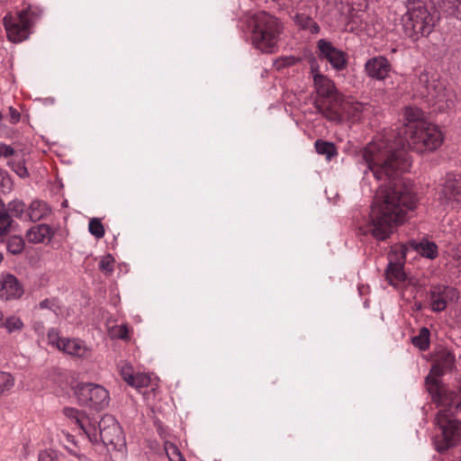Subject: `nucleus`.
Segmentation results:
<instances>
[{"label":"nucleus","instance_id":"f257e3e1","mask_svg":"<svg viewBox=\"0 0 461 461\" xmlns=\"http://www.w3.org/2000/svg\"><path fill=\"white\" fill-rule=\"evenodd\" d=\"M443 134L439 128L428 122L406 136L381 138L369 142L357 155V164L365 176L371 173L377 181H388L376 192L366 233L377 240L388 239L394 229L403 224L417 206V195L411 183L399 176L411 167L407 149L418 153L434 151L441 146Z\"/></svg>","mask_w":461,"mask_h":461},{"label":"nucleus","instance_id":"c85d7f7f","mask_svg":"<svg viewBox=\"0 0 461 461\" xmlns=\"http://www.w3.org/2000/svg\"><path fill=\"white\" fill-rule=\"evenodd\" d=\"M8 166L21 178H25L29 176V172L27 170V167H25V162L23 159L14 158L8 162Z\"/></svg>","mask_w":461,"mask_h":461},{"label":"nucleus","instance_id":"cd10ccee","mask_svg":"<svg viewBox=\"0 0 461 461\" xmlns=\"http://www.w3.org/2000/svg\"><path fill=\"white\" fill-rule=\"evenodd\" d=\"M455 361L454 354L447 349L440 350L437 355L436 362L449 371L454 367Z\"/></svg>","mask_w":461,"mask_h":461},{"label":"nucleus","instance_id":"0eeeda50","mask_svg":"<svg viewBox=\"0 0 461 461\" xmlns=\"http://www.w3.org/2000/svg\"><path fill=\"white\" fill-rule=\"evenodd\" d=\"M75 395L80 405L103 410L110 402L108 391L96 384H79L74 389Z\"/></svg>","mask_w":461,"mask_h":461},{"label":"nucleus","instance_id":"ddd939ff","mask_svg":"<svg viewBox=\"0 0 461 461\" xmlns=\"http://www.w3.org/2000/svg\"><path fill=\"white\" fill-rule=\"evenodd\" d=\"M48 339L51 344L68 355L84 357L88 353V348L83 341L76 339L60 338L55 330L48 332Z\"/></svg>","mask_w":461,"mask_h":461},{"label":"nucleus","instance_id":"473e14b6","mask_svg":"<svg viewBox=\"0 0 461 461\" xmlns=\"http://www.w3.org/2000/svg\"><path fill=\"white\" fill-rule=\"evenodd\" d=\"M14 384V379L11 374L4 371H0V394L7 392L13 388Z\"/></svg>","mask_w":461,"mask_h":461},{"label":"nucleus","instance_id":"72a5a7b5","mask_svg":"<svg viewBox=\"0 0 461 461\" xmlns=\"http://www.w3.org/2000/svg\"><path fill=\"white\" fill-rule=\"evenodd\" d=\"M4 325H5V329L7 330V331L9 333H12L15 330H20L23 328V323L20 318L15 317V316H11L5 320Z\"/></svg>","mask_w":461,"mask_h":461},{"label":"nucleus","instance_id":"7ed1b4c3","mask_svg":"<svg viewBox=\"0 0 461 461\" xmlns=\"http://www.w3.org/2000/svg\"><path fill=\"white\" fill-rule=\"evenodd\" d=\"M407 12L402 17L404 34L417 40L429 35L436 23V17L430 13L425 0H410Z\"/></svg>","mask_w":461,"mask_h":461},{"label":"nucleus","instance_id":"f03ea898","mask_svg":"<svg viewBox=\"0 0 461 461\" xmlns=\"http://www.w3.org/2000/svg\"><path fill=\"white\" fill-rule=\"evenodd\" d=\"M453 404H437L439 407L435 417V424L439 432L433 438L435 449L444 453L461 441V421L455 417Z\"/></svg>","mask_w":461,"mask_h":461},{"label":"nucleus","instance_id":"4be33fe9","mask_svg":"<svg viewBox=\"0 0 461 461\" xmlns=\"http://www.w3.org/2000/svg\"><path fill=\"white\" fill-rule=\"evenodd\" d=\"M54 235L53 230L48 224H38L30 228L26 232V238L31 243H42L50 240Z\"/></svg>","mask_w":461,"mask_h":461},{"label":"nucleus","instance_id":"a211bd4d","mask_svg":"<svg viewBox=\"0 0 461 461\" xmlns=\"http://www.w3.org/2000/svg\"><path fill=\"white\" fill-rule=\"evenodd\" d=\"M63 414L70 419L79 429L86 434L89 440L95 444L98 443V437L96 434V428L91 424L86 425L84 420L86 418V412L79 411L72 407H65L63 409Z\"/></svg>","mask_w":461,"mask_h":461},{"label":"nucleus","instance_id":"79ce46f5","mask_svg":"<svg viewBox=\"0 0 461 461\" xmlns=\"http://www.w3.org/2000/svg\"><path fill=\"white\" fill-rule=\"evenodd\" d=\"M9 184L10 178L7 176L6 173L0 168V187H4Z\"/></svg>","mask_w":461,"mask_h":461},{"label":"nucleus","instance_id":"4c0bfd02","mask_svg":"<svg viewBox=\"0 0 461 461\" xmlns=\"http://www.w3.org/2000/svg\"><path fill=\"white\" fill-rule=\"evenodd\" d=\"M113 258L111 255H107L101 259L99 268L104 272L112 273L113 270Z\"/></svg>","mask_w":461,"mask_h":461},{"label":"nucleus","instance_id":"58836bf2","mask_svg":"<svg viewBox=\"0 0 461 461\" xmlns=\"http://www.w3.org/2000/svg\"><path fill=\"white\" fill-rule=\"evenodd\" d=\"M14 155L15 151L11 146L0 142V158H9Z\"/></svg>","mask_w":461,"mask_h":461},{"label":"nucleus","instance_id":"aec40b11","mask_svg":"<svg viewBox=\"0 0 461 461\" xmlns=\"http://www.w3.org/2000/svg\"><path fill=\"white\" fill-rule=\"evenodd\" d=\"M404 128L400 132L401 135L406 136V131L416 130L427 124L429 122L425 120L424 113L418 107H407L404 111Z\"/></svg>","mask_w":461,"mask_h":461},{"label":"nucleus","instance_id":"b1692460","mask_svg":"<svg viewBox=\"0 0 461 461\" xmlns=\"http://www.w3.org/2000/svg\"><path fill=\"white\" fill-rule=\"evenodd\" d=\"M50 210L46 203L41 201H33L29 206L27 215L32 221H38L48 214Z\"/></svg>","mask_w":461,"mask_h":461},{"label":"nucleus","instance_id":"4468645a","mask_svg":"<svg viewBox=\"0 0 461 461\" xmlns=\"http://www.w3.org/2000/svg\"><path fill=\"white\" fill-rule=\"evenodd\" d=\"M429 298L432 310L441 312L446 309L448 302L458 299V293L454 287L435 285L430 287Z\"/></svg>","mask_w":461,"mask_h":461},{"label":"nucleus","instance_id":"6ab92c4d","mask_svg":"<svg viewBox=\"0 0 461 461\" xmlns=\"http://www.w3.org/2000/svg\"><path fill=\"white\" fill-rule=\"evenodd\" d=\"M312 70L313 74V83L317 93L316 99L329 98L335 95H340L334 83L330 78L321 74L316 69H313V66H312Z\"/></svg>","mask_w":461,"mask_h":461},{"label":"nucleus","instance_id":"5701e85b","mask_svg":"<svg viewBox=\"0 0 461 461\" xmlns=\"http://www.w3.org/2000/svg\"><path fill=\"white\" fill-rule=\"evenodd\" d=\"M411 247L423 258L435 259L438 256V246L433 241L428 240H422L419 242L412 241Z\"/></svg>","mask_w":461,"mask_h":461},{"label":"nucleus","instance_id":"3c124183","mask_svg":"<svg viewBox=\"0 0 461 461\" xmlns=\"http://www.w3.org/2000/svg\"><path fill=\"white\" fill-rule=\"evenodd\" d=\"M460 461H461V459H460Z\"/></svg>","mask_w":461,"mask_h":461},{"label":"nucleus","instance_id":"de8ad7c7","mask_svg":"<svg viewBox=\"0 0 461 461\" xmlns=\"http://www.w3.org/2000/svg\"><path fill=\"white\" fill-rule=\"evenodd\" d=\"M294 58H286L285 59V65L287 66H290V65H293L294 63Z\"/></svg>","mask_w":461,"mask_h":461},{"label":"nucleus","instance_id":"09e8293b","mask_svg":"<svg viewBox=\"0 0 461 461\" xmlns=\"http://www.w3.org/2000/svg\"><path fill=\"white\" fill-rule=\"evenodd\" d=\"M3 318V313L0 312V320Z\"/></svg>","mask_w":461,"mask_h":461},{"label":"nucleus","instance_id":"20e7f679","mask_svg":"<svg viewBox=\"0 0 461 461\" xmlns=\"http://www.w3.org/2000/svg\"><path fill=\"white\" fill-rule=\"evenodd\" d=\"M281 32L282 25L272 14L260 12L253 16L251 41L253 46L261 52H275Z\"/></svg>","mask_w":461,"mask_h":461},{"label":"nucleus","instance_id":"ea45409f","mask_svg":"<svg viewBox=\"0 0 461 461\" xmlns=\"http://www.w3.org/2000/svg\"><path fill=\"white\" fill-rule=\"evenodd\" d=\"M21 118L20 113L14 107H9V122L12 124H16Z\"/></svg>","mask_w":461,"mask_h":461},{"label":"nucleus","instance_id":"412c9836","mask_svg":"<svg viewBox=\"0 0 461 461\" xmlns=\"http://www.w3.org/2000/svg\"><path fill=\"white\" fill-rule=\"evenodd\" d=\"M404 255L398 261H393L390 258L387 268L385 270V278L391 285L396 286L403 282L406 278V274L403 271Z\"/></svg>","mask_w":461,"mask_h":461},{"label":"nucleus","instance_id":"423d86ee","mask_svg":"<svg viewBox=\"0 0 461 461\" xmlns=\"http://www.w3.org/2000/svg\"><path fill=\"white\" fill-rule=\"evenodd\" d=\"M419 81L425 89L422 94L426 95L434 104H437L438 110L445 111L454 107L456 94L446 82L435 77H429L428 73L420 74Z\"/></svg>","mask_w":461,"mask_h":461},{"label":"nucleus","instance_id":"37998d69","mask_svg":"<svg viewBox=\"0 0 461 461\" xmlns=\"http://www.w3.org/2000/svg\"><path fill=\"white\" fill-rule=\"evenodd\" d=\"M169 448L171 449V455L175 456L178 461H185L176 446L172 444Z\"/></svg>","mask_w":461,"mask_h":461},{"label":"nucleus","instance_id":"1a4fd4ad","mask_svg":"<svg viewBox=\"0 0 461 461\" xmlns=\"http://www.w3.org/2000/svg\"><path fill=\"white\" fill-rule=\"evenodd\" d=\"M447 371L449 370L436 362L426 377L427 391L437 404L451 403L454 401V393L438 379Z\"/></svg>","mask_w":461,"mask_h":461},{"label":"nucleus","instance_id":"9b49d317","mask_svg":"<svg viewBox=\"0 0 461 461\" xmlns=\"http://www.w3.org/2000/svg\"><path fill=\"white\" fill-rule=\"evenodd\" d=\"M318 56L327 60L330 66L338 70H343L347 67V55L337 49L330 41L321 39L317 41Z\"/></svg>","mask_w":461,"mask_h":461},{"label":"nucleus","instance_id":"9d476101","mask_svg":"<svg viewBox=\"0 0 461 461\" xmlns=\"http://www.w3.org/2000/svg\"><path fill=\"white\" fill-rule=\"evenodd\" d=\"M438 201L446 208H455L461 203V176H446L438 191Z\"/></svg>","mask_w":461,"mask_h":461},{"label":"nucleus","instance_id":"2f4dec72","mask_svg":"<svg viewBox=\"0 0 461 461\" xmlns=\"http://www.w3.org/2000/svg\"><path fill=\"white\" fill-rule=\"evenodd\" d=\"M89 232L96 239H102L104 236V228L101 221L97 218L91 219L88 225Z\"/></svg>","mask_w":461,"mask_h":461},{"label":"nucleus","instance_id":"f704fd0d","mask_svg":"<svg viewBox=\"0 0 461 461\" xmlns=\"http://www.w3.org/2000/svg\"><path fill=\"white\" fill-rule=\"evenodd\" d=\"M444 5L459 20H461V0H442Z\"/></svg>","mask_w":461,"mask_h":461},{"label":"nucleus","instance_id":"c756f323","mask_svg":"<svg viewBox=\"0 0 461 461\" xmlns=\"http://www.w3.org/2000/svg\"><path fill=\"white\" fill-rule=\"evenodd\" d=\"M6 248L11 254L18 255L24 249V241L19 236H12L7 240Z\"/></svg>","mask_w":461,"mask_h":461},{"label":"nucleus","instance_id":"8fccbe9b","mask_svg":"<svg viewBox=\"0 0 461 461\" xmlns=\"http://www.w3.org/2000/svg\"><path fill=\"white\" fill-rule=\"evenodd\" d=\"M169 459H171V461H174V458L172 456H169Z\"/></svg>","mask_w":461,"mask_h":461},{"label":"nucleus","instance_id":"a19ab883","mask_svg":"<svg viewBox=\"0 0 461 461\" xmlns=\"http://www.w3.org/2000/svg\"><path fill=\"white\" fill-rule=\"evenodd\" d=\"M454 393V404H453V411L460 410L461 411V385L458 388L457 393L451 391Z\"/></svg>","mask_w":461,"mask_h":461},{"label":"nucleus","instance_id":"c03bdc74","mask_svg":"<svg viewBox=\"0 0 461 461\" xmlns=\"http://www.w3.org/2000/svg\"><path fill=\"white\" fill-rule=\"evenodd\" d=\"M53 306L54 303L50 299H45L39 303V308L41 309H51Z\"/></svg>","mask_w":461,"mask_h":461},{"label":"nucleus","instance_id":"7c9ffc66","mask_svg":"<svg viewBox=\"0 0 461 461\" xmlns=\"http://www.w3.org/2000/svg\"><path fill=\"white\" fill-rule=\"evenodd\" d=\"M150 384L149 375L143 373H135L133 379L129 384L130 386L140 389L148 387Z\"/></svg>","mask_w":461,"mask_h":461},{"label":"nucleus","instance_id":"49530a36","mask_svg":"<svg viewBox=\"0 0 461 461\" xmlns=\"http://www.w3.org/2000/svg\"><path fill=\"white\" fill-rule=\"evenodd\" d=\"M38 461H53V458L50 453L43 451L40 453Z\"/></svg>","mask_w":461,"mask_h":461},{"label":"nucleus","instance_id":"393cba45","mask_svg":"<svg viewBox=\"0 0 461 461\" xmlns=\"http://www.w3.org/2000/svg\"><path fill=\"white\" fill-rule=\"evenodd\" d=\"M294 23L302 29L310 31L312 34H317L320 32L319 25L307 14H296L294 16Z\"/></svg>","mask_w":461,"mask_h":461},{"label":"nucleus","instance_id":"a18cd8bd","mask_svg":"<svg viewBox=\"0 0 461 461\" xmlns=\"http://www.w3.org/2000/svg\"><path fill=\"white\" fill-rule=\"evenodd\" d=\"M351 107H352L354 115H357V114L362 113V111L364 109V105L360 103L352 104Z\"/></svg>","mask_w":461,"mask_h":461},{"label":"nucleus","instance_id":"39448f33","mask_svg":"<svg viewBox=\"0 0 461 461\" xmlns=\"http://www.w3.org/2000/svg\"><path fill=\"white\" fill-rule=\"evenodd\" d=\"M42 10L38 6L28 5L19 11L16 16L6 15L4 25L8 39L13 42H21L32 33V27L40 20Z\"/></svg>","mask_w":461,"mask_h":461},{"label":"nucleus","instance_id":"f3484780","mask_svg":"<svg viewBox=\"0 0 461 461\" xmlns=\"http://www.w3.org/2000/svg\"><path fill=\"white\" fill-rule=\"evenodd\" d=\"M390 71L391 64L384 56L371 58L365 64V72L373 79L384 80Z\"/></svg>","mask_w":461,"mask_h":461},{"label":"nucleus","instance_id":"dca6fc26","mask_svg":"<svg viewBox=\"0 0 461 461\" xmlns=\"http://www.w3.org/2000/svg\"><path fill=\"white\" fill-rule=\"evenodd\" d=\"M24 289L20 281L12 274L0 275V298L5 301L16 300L23 296Z\"/></svg>","mask_w":461,"mask_h":461},{"label":"nucleus","instance_id":"bb28decb","mask_svg":"<svg viewBox=\"0 0 461 461\" xmlns=\"http://www.w3.org/2000/svg\"><path fill=\"white\" fill-rule=\"evenodd\" d=\"M412 344L420 350H427L429 347V330L423 327L419 334L411 339Z\"/></svg>","mask_w":461,"mask_h":461},{"label":"nucleus","instance_id":"f8f14e48","mask_svg":"<svg viewBox=\"0 0 461 461\" xmlns=\"http://www.w3.org/2000/svg\"><path fill=\"white\" fill-rule=\"evenodd\" d=\"M315 107L319 113L327 120L339 122L342 119V111L346 110L343 105L341 95H335L329 98L316 99Z\"/></svg>","mask_w":461,"mask_h":461},{"label":"nucleus","instance_id":"6e6552de","mask_svg":"<svg viewBox=\"0 0 461 461\" xmlns=\"http://www.w3.org/2000/svg\"><path fill=\"white\" fill-rule=\"evenodd\" d=\"M98 429L99 432H96L98 443L102 441L104 445H110L116 450H121L125 447L126 441L122 429L113 415H104L98 423Z\"/></svg>","mask_w":461,"mask_h":461},{"label":"nucleus","instance_id":"a878e982","mask_svg":"<svg viewBox=\"0 0 461 461\" xmlns=\"http://www.w3.org/2000/svg\"><path fill=\"white\" fill-rule=\"evenodd\" d=\"M314 147L318 154L326 156L328 159L337 155V149L332 142L317 140Z\"/></svg>","mask_w":461,"mask_h":461},{"label":"nucleus","instance_id":"c9c22d12","mask_svg":"<svg viewBox=\"0 0 461 461\" xmlns=\"http://www.w3.org/2000/svg\"><path fill=\"white\" fill-rule=\"evenodd\" d=\"M120 374L128 384L131 382L135 375L132 366L127 363H123L120 366Z\"/></svg>","mask_w":461,"mask_h":461},{"label":"nucleus","instance_id":"2eb2a0df","mask_svg":"<svg viewBox=\"0 0 461 461\" xmlns=\"http://www.w3.org/2000/svg\"><path fill=\"white\" fill-rule=\"evenodd\" d=\"M25 210V203L19 200L12 201L8 203L7 209L5 203L0 199V235L10 230L13 220L9 212L16 218H21Z\"/></svg>","mask_w":461,"mask_h":461},{"label":"nucleus","instance_id":"e433bc0d","mask_svg":"<svg viewBox=\"0 0 461 461\" xmlns=\"http://www.w3.org/2000/svg\"><path fill=\"white\" fill-rule=\"evenodd\" d=\"M128 329L126 325H117L111 329L110 335L114 339H124L127 338Z\"/></svg>","mask_w":461,"mask_h":461}]
</instances>
